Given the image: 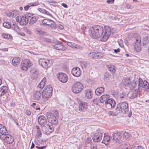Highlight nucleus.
Masks as SVG:
<instances>
[{
	"label": "nucleus",
	"instance_id": "f3484780",
	"mask_svg": "<svg viewBox=\"0 0 149 149\" xmlns=\"http://www.w3.org/2000/svg\"><path fill=\"white\" fill-rule=\"evenodd\" d=\"M71 73L74 76L78 77L81 74V71L79 68L76 67L72 68Z\"/></svg>",
	"mask_w": 149,
	"mask_h": 149
},
{
	"label": "nucleus",
	"instance_id": "412c9836",
	"mask_svg": "<svg viewBox=\"0 0 149 149\" xmlns=\"http://www.w3.org/2000/svg\"><path fill=\"white\" fill-rule=\"evenodd\" d=\"M105 104L106 105H110L111 107L113 108L115 106L116 102L114 99L109 98L105 101Z\"/></svg>",
	"mask_w": 149,
	"mask_h": 149
},
{
	"label": "nucleus",
	"instance_id": "ea45409f",
	"mask_svg": "<svg viewBox=\"0 0 149 149\" xmlns=\"http://www.w3.org/2000/svg\"><path fill=\"white\" fill-rule=\"evenodd\" d=\"M131 135L128 132H125L123 134V139L126 140L130 137Z\"/></svg>",
	"mask_w": 149,
	"mask_h": 149
},
{
	"label": "nucleus",
	"instance_id": "f257e3e1",
	"mask_svg": "<svg viewBox=\"0 0 149 149\" xmlns=\"http://www.w3.org/2000/svg\"><path fill=\"white\" fill-rule=\"evenodd\" d=\"M89 32L90 36L93 38L97 39L103 36L100 40L105 42L107 41L111 33V30L110 27L102 26L97 25L90 28Z\"/></svg>",
	"mask_w": 149,
	"mask_h": 149
},
{
	"label": "nucleus",
	"instance_id": "4be33fe9",
	"mask_svg": "<svg viewBox=\"0 0 149 149\" xmlns=\"http://www.w3.org/2000/svg\"><path fill=\"white\" fill-rule=\"evenodd\" d=\"M8 87L6 86H3L0 88V97H1L8 93Z\"/></svg>",
	"mask_w": 149,
	"mask_h": 149
},
{
	"label": "nucleus",
	"instance_id": "8fccbe9b",
	"mask_svg": "<svg viewBox=\"0 0 149 149\" xmlns=\"http://www.w3.org/2000/svg\"><path fill=\"white\" fill-rule=\"evenodd\" d=\"M102 56L100 55V53H96L95 55V59L101 58H102Z\"/></svg>",
	"mask_w": 149,
	"mask_h": 149
},
{
	"label": "nucleus",
	"instance_id": "864d4df0",
	"mask_svg": "<svg viewBox=\"0 0 149 149\" xmlns=\"http://www.w3.org/2000/svg\"><path fill=\"white\" fill-rule=\"evenodd\" d=\"M24 31L26 32L27 34H29L30 35L31 34V31L27 28L25 29Z\"/></svg>",
	"mask_w": 149,
	"mask_h": 149
},
{
	"label": "nucleus",
	"instance_id": "9d476101",
	"mask_svg": "<svg viewBox=\"0 0 149 149\" xmlns=\"http://www.w3.org/2000/svg\"><path fill=\"white\" fill-rule=\"evenodd\" d=\"M47 116L48 122L52 125H55L58 123V120L55 117L54 115H53L52 113H47Z\"/></svg>",
	"mask_w": 149,
	"mask_h": 149
},
{
	"label": "nucleus",
	"instance_id": "09e8293b",
	"mask_svg": "<svg viewBox=\"0 0 149 149\" xmlns=\"http://www.w3.org/2000/svg\"><path fill=\"white\" fill-rule=\"evenodd\" d=\"M42 40L47 42L51 43V40L48 38H44L42 39Z\"/></svg>",
	"mask_w": 149,
	"mask_h": 149
},
{
	"label": "nucleus",
	"instance_id": "9b49d317",
	"mask_svg": "<svg viewBox=\"0 0 149 149\" xmlns=\"http://www.w3.org/2000/svg\"><path fill=\"white\" fill-rule=\"evenodd\" d=\"M43 132L46 134H48L54 131V128L52 125L46 124L42 127Z\"/></svg>",
	"mask_w": 149,
	"mask_h": 149
},
{
	"label": "nucleus",
	"instance_id": "6e6d98bb",
	"mask_svg": "<svg viewBox=\"0 0 149 149\" xmlns=\"http://www.w3.org/2000/svg\"><path fill=\"white\" fill-rule=\"evenodd\" d=\"M38 10L40 12L44 14L45 10L41 8H39L38 9Z\"/></svg>",
	"mask_w": 149,
	"mask_h": 149
},
{
	"label": "nucleus",
	"instance_id": "5fc2aeb1",
	"mask_svg": "<svg viewBox=\"0 0 149 149\" xmlns=\"http://www.w3.org/2000/svg\"><path fill=\"white\" fill-rule=\"evenodd\" d=\"M39 3L38 2H34L33 3L31 4V6H35L39 5Z\"/></svg>",
	"mask_w": 149,
	"mask_h": 149
},
{
	"label": "nucleus",
	"instance_id": "0e129e2a",
	"mask_svg": "<svg viewBox=\"0 0 149 149\" xmlns=\"http://www.w3.org/2000/svg\"><path fill=\"white\" fill-rule=\"evenodd\" d=\"M46 146H42L41 147H40L38 146H36V147L38 149H43L44 148L46 147Z\"/></svg>",
	"mask_w": 149,
	"mask_h": 149
},
{
	"label": "nucleus",
	"instance_id": "a878e982",
	"mask_svg": "<svg viewBox=\"0 0 149 149\" xmlns=\"http://www.w3.org/2000/svg\"><path fill=\"white\" fill-rule=\"evenodd\" d=\"M110 96L108 94L104 95L102 96L100 98V103H102L106 101L107 100L109 99Z\"/></svg>",
	"mask_w": 149,
	"mask_h": 149
},
{
	"label": "nucleus",
	"instance_id": "13d9d810",
	"mask_svg": "<svg viewBox=\"0 0 149 149\" xmlns=\"http://www.w3.org/2000/svg\"><path fill=\"white\" fill-rule=\"evenodd\" d=\"M46 141V140H43V139L40 140L39 141V143L41 144H43L44 143H45Z\"/></svg>",
	"mask_w": 149,
	"mask_h": 149
},
{
	"label": "nucleus",
	"instance_id": "c9c22d12",
	"mask_svg": "<svg viewBox=\"0 0 149 149\" xmlns=\"http://www.w3.org/2000/svg\"><path fill=\"white\" fill-rule=\"evenodd\" d=\"M1 36L3 38L8 39H10L12 38V36L10 35L7 33H2Z\"/></svg>",
	"mask_w": 149,
	"mask_h": 149
},
{
	"label": "nucleus",
	"instance_id": "603ef678",
	"mask_svg": "<svg viewBox=\"0 0 149 149\" xmlns=\"http://www.w3.org/2000/svg\"><path fill=\"white\" fill-rule=\"evenodd\" d=\"M108 114L109 116H116L117 115V114H116L114 112L110 111L108 112Z\"/></svg>",
	"mask_w": 149,
	"mask_h": 149
},
{
	"label": "nucleus",
	"instance_id": "5701e85b",
	"mask_svg": "<svg viewBox=\"0 0 149 149\" xmlns=\"http://www.w3.org/2000/svg\"><path fill=\"white\" fill-rule=\"evenodd\" d=\"M122 83L125 86L130 87L131 88L132 84L130 79L124 78L122 80Z\"/></svg>",
	"mask_w": 149,
	"mask_h": 149
},
{
	"label": "nucleus",
	"instance_id": "680f3d73",
	"mask_svg": "<svg viewBox=\"0 0 149 149\" xmlns=\"http://www.w3.org/2000/svg\"><path fill=\"white\" fill-rule=\"evenodd\" d=\"M53 115H54L56 117H58V113L57 111H56V112L54 113V114H53Z\"/></svg>",
	"mask_w": 149,
	"mask_h": 149
},
{
	"label": "nucleus",
	"instance_id": "bf43d9fd",
	"mask_svg": "<svg viewBox=\"0 0 149 149\" xmlns=\"http://www.w3.org/2000/svg\"><path fill=\"white\" fill-rule=\"evenodd\" d=\"M44 14L49 15L51 17H52V15L51 14H50L48 11H47L46 10H45Z\"/></svg>",
	"mask_w": 149,
	"mask_h": 149
},
{
	"label": "nucleus",
	"instance_id": "423d86ee",
	"mask_svg": "<svg viewBox=\"0 0 149 149\" xmlns=\"http://www.w3.org/2000/svg\"><path fill=\"white\" fill-rule=\"evenodd\" d=\"M134 39L135 40V48L137 51H140L142 49L141 37L140 36L136 35L134 37Z\"/></svg>",
	"mask_w": 149,
	"mask_h": 149
},
{
	"label": "nucleus",
	"instance_id": "58836bf2",
	"mask_svg": "<svg viewBox=\"0 0 149 149\" xmlns=\"http://www.w3.org/2000/svg\"><path fill=\"white\" fill-rule=\"evenodd\" d=\"M36 128H37V134L38 136L41 137V136L42 135V133L40 129L39 128V127L38 126H36Z\"/></svg>",
	"mask_w": 149,
	"mask_h": 149
},
{
	"label": "nucleus",
	"instance_id": "cd10ccee",
	"mask_svg": "<svg viewBox=\"0 0 149 149\" xmlns=\"http://www.w3.org/2000/svg\"><path fill=\"white\" fill-rule=\"evenodd\" d=\"M46 81V78L45 77L42 80L40 83L38 85L37 88H40V90H42L45 84V82Z\"/></svg>",
	"mask_w": 149,
	"mask_h": 149
},
{
	"label": "nucleus",
	"instance_id": "de8ad7c7",
	"mask_svg": "<svg viewBox=\"0 0 149 149\" xmlns=\"http://www.w3.org/2000/svg\"><path fill=\"white\" fill-rule=\"evenodd\" d=\"M111 74L109 73L108 72H105L104 74V77L105 78V79H107V78H109Z\"/></svg>",
	"mask_w": 149,
	"mask_h": 149
},
{
	"label": "nucleus",
	"instance_id": "79ce46f5",
	"mask_svg": "<svg viewBox=\"0 0 149 149\" xmlns=\"http://www.w3.org/2000/svg\"><path fill=\"white\" fill-rule=\"evenodd\" d=\"M3 26L9 29L11 27V25L8 22H4L3 24Z\"/></svg>",
	"mask_w": 149,
	"mask_h": 149
},
{
	"label": "nucleus",
	"instance_id": "4c0bfd02",
	"mask_svg": "<svg viewBox=\"0 0 149 149\" xmlns=\"http://www.w3.org/2000/svg\"><path fill=\"white\" fill-rule=\"evenodd\" d=\"M149 43V38L145 37L143 39V45H145Z\"/></svg>",
	"mask_w": 149,
	"mask_h": 149
},
{
	"label": "nucleus",
	"instance_id": "dca6fc26",
	"mask_svg": "<svg viewBox=\"0 0 149 149\" xmlns=\"http://www.w3.org/2000/svg\"><path fill=\"white\" fill-rule=\"evenodd\" d=\"M47 120L46 118L44 116H40L38 118V122L42 127L46 125Z\"/></svg>",
	"mask_w": 149,
	"mask_h": 149
},
{
	"label": "nucleus",
	"instance_id": "b1692460",
	"mask_svg": "<svg viewBox=\"0 0 149 149\" xmlns=\"http://www.w3.org/2000/svg\"><path fill=\"white\" fill-rule=\"evenodd\" d=\"M5 141L8 144L12 143L14 141V139L11 135L7 134Z\"/></svg>",
	"mask_w": 149,
	"mask_h": 149
},
{
	"label": "nucleus",
	"instance_id": "473e14b6",
	"mask_svg": "<svg viewBox=\"0 0 149 149\" xmlns=\"http://www.w3.org/2000/svg\"><path fill=\"white\" fill-rule=\"evenodd\" d=\"M67 45L73 48H79L80 47L77 44L73 42H68L67 43Z\"/></svg>",
	"mask_w": 149,
	"mask_h": 149
},
{
	"label": "nucleus",
	"instance_id": "a19ab883",
	"mask_svg": "<svg viewBox=\"0 0 149 149\" xmlns=\"http://www.w3.org/2000/svg\"><path fill=\"white\" fill-rule=\"evenodd\" d=\"M38 72L36 70L35 71L32 73V77L34 79H36L38 77Z\"/></svg>",
	"mask_w": 149,
	"mask_h": 149
},
{
	"label": "nucleus",
	"instance_id": "1a4fd4ad",
	"mask_svg": "<svg viewBox=\"0 0 149 149\" xmlns=\"http://www.w3.org/2000/svg\"><path fill=\"white\" fill-rule=\"evenodd\" d=\"M32 64L28 59H26L22 61L21 64L22 70L25 71Z\"/></svg>",
	"mask_w": 149,
	"mask_h": 149
},
{
	"label": "nucleus",
	"instance_id": "2f4dec72",
	"mask_svg": "<svg viewBox=\"0 0 149 149\" xmlns=\"http://www.w3.org/2000/svg\"><path fill=\"white\" fill-rule=\"evenodd\" d=\"M19 63V58H14L12 60V63L15 66L18 65Z\"/></svg>",
	"mask_w": 149,
	"mask_h": 149
},
{
	"label": "nucleus",
	"instance_id": "2eb2a0df",
	"mask_svg": "<svg viewBox=\"0 0 149 149\" xmlns=\"http://www.w3.org/2000/svg\"><path fill=\"white\" fill-rule=\"evenodd\" d=\"M102 134L100 132L95 133L93 137V140L94 142H100L102 139Z\"/></svg>",
	"mask_w": 149,
	"mask_h": 149
},
{
	"label": "nucleus",
	"instance_id": "49530a36",
	"mask_svg": "<svg viewBox=\"0 0 149 149\" xmlns=\"http://www.w3.org/2000/svg\"><path fill=\"white\" fill-rule=\"evenodd\" d=\"M16 15V12L15 11H13L10 13V16L13 17H15Z\"/></svg>",
	"mask_w": 149,
	"mask_h": 149
},
{
	"label": "nucleus",
	"instance_id": "aec40b11",
	"mask_svg": "<svg viewBox=\"0 0 149 149\" xmlns=\"http://www.w3.org/2000/svg\"><path fill=\"white\" fill-rule=\"evenodd\" d=\"M42 96V94L40 91H36L34 92L33 95L34 99L36 100H38Z\"/></svg>",
	"mask_w": 149,
	"mask_h": 149
},
{
	"label": "nucleus",
	"instance_id": "0eeeda50",
	"mask_svg": "<svg viewBox=\"0 0 149 149\" xmlns=\"http://www.w3.org/2000/svg\"><path fill=\"white\" fill-rule=\"evenodd\" d=\"M83 87V85L81 83L77 82L73 85L72 90L74 93H77L82 90Z\"/></svg>",
	"mask_w": 149,
	"mask_h": 149
},
{
	"label": "nucleus",
	"instance_id": "ddd939ff",
	"mask_svg": "<svg viewBox=\"0 0 149 149\" xmlns=\"http://www.w3.org/2000/svg\"><path fill=\"white\" fill-rule=\"evenodd\" d=\"M57 76L59 80L62 83H65L68 80L67 75L63 73H59L57 74Z\"/></svg>",
	"mask_w": 149,
	"mask_h": 149
},
{
	"label": "nucleus",
	"instance_id": "f8f14e48",
	"mask_svg": "<svg viewBox=\"0 0 149 149\" xmlns=\"http://www.w3.org/2000/svg\"><path fill=\"white\" fill-rule=\"evenodd\" d=\"M38 63L40 65L46 70L50 66V61L48 59L41 58L39 60Z\"/></svg>",
	"mask_w": 149,
	"mask_h": 149
},
{
	"label": "nucleus",
	"instance_id": "6ab92c4d",
	"mask_svg": "<svg viewBox=\"0 0 149 149\" xmlns=\"http://www.w3.org/2000/svg\"><path fill=\"white\" fill-rule=\"evenodd\" d=\"M87 103L86 102H81L79 107V112H82L85 111L87 108Z\"/></svg>",
	"mask_w": 149,
	"mask_h": 149
},
{
	"label": "nucleus",
	"instance_id": "e2e57ef3",
	"mask_svg": "<svg viewBox=\"0 0 149 149\" xmlns=\"http://www.w3.org/2000/svg\"><path fill=\"white\" fill-rule=\"evenodd\" d=\"M114 0H107V2L108 3H113L114 2Z\"/></svg>",
	"mask_w": 149,
	"mask_h": 149
},
{
	"label": "nucleus",
	"instance_id": "c756f323",
	"mask_svg": "<svg viewBox=\"0 0 149 149\" xmlns=\"http://www.w3.org/2000/svg\"><path fill=\"white\" fill-rule=\"evenodd\" d=\"M7 133V130L6 127L0 124V134Z\"/></svg>",
	"mask_w": 149,
	"mask_h": 149
},
{
	"label": "nucleus",
	"instance_id": "a18cd8bd",
	"mask_svg": "<svg viewBox=\"0 0 149 149\" xmlns=\"http://www.w3.org/2000/svg\"><path fill=\"white\" fill-rule=\"evenodd\" d=\"M96 53H90L89 54V56L91 58L95 59V55Z\"/></svg>",
	"mask_w": 149,
	"mask_h": 149
},
{
	"label": "nucleus",
	"instance_id": "39448f33",
	"mask_svg": "<svg viewBox=\"0 0 149 149\" xmlns=\"http://www.w3.org/2000/svg\"><path fill=\"white\" fill-rule=\"evenodd\" d=\"M53 89L51 86L48 85L43 90L42 93V97L44 101H46L52 95Z\"/></svg>",
	"mask_w": 149,
	"mask_h": 149
},
{
	"label": "nucleus",
	"instance_id": "7c9ffc66",
	"mask_svg": "<svg viewBox=\"0 0 149 149\" xmlns=\"http://www.w3.org/2000/svg\"><path fill=\"white\" fill-rule=\"evenodd\" d=\"M38 17L37 16H35L31 17L30 22L29 24L31 25L35 23L38 19Z\"/></svg>",
	"mask_w": 149,
	"mask_h": 149
},
{
	"label": "nucleus",
	"instance_id": "69168bd1",
	"mask_svg": "<svg viewBox=\"0 0 149 149\" xmlns=\"http://www.w3.org/2000/svg\"><path fill=\"white\" fill-rule=\"evenodd\" d=\"M38 32L39 34H40L41 35H42L45 34V32L43 31L42 30H40L38 31Z\"/></svg>",
	"mask_w": 149,
	"mask_h": 149
},
{
	"label": "nucleus",
	"instance_id": "774afa93",
	"mask_svg": "<svg viewBox=\"0 0 149 149\" xmlns=\"http://www.w3.org/2000/svg\"><path fill=\"white\" fill-rule=\"evenodd\" d=\"M91 149H96V146L95 145H92L91 146Z\"/></svg>",
	"mask_w": 149,
	"mask_h": 149
},
{
	"label": "nucleus",
	"instance_id": "4468645a",
	"mask_svg": "<svg viewBox=\"0 0 149 149\" xmlns=\"http://www.w3.org/2000/svg\"><path fill=\"white\" fill-rule=\"evenodd\" d=\"M16 21L19 22L20 24L22 25H25L29 22L28 19H27L24 16H18L16 17Z\"/></svg>",
	"mask_w": 149,
	"mask_h": 149
},
{
	"label": "nucleus",
	"instance_id": "bb28decb",
	"mask_svg": "<svg viewBox=\"0 0 149 149\" xmlns=\"http://www.w3.org/2000/svg\"><path fill=\"white\" fill-rule=\"evenodd\" d=\"M139 95V91L138 90H137L136 89L132 92V94L130 97V98L131 99H133L135 98L138 96L140 97Z\"/></svg>",
	"mask_w": 149,
	"mask_h": 149
},
{
	"label": "nucleus",
	"instance_id": "4d7b16f0",
	"mask_svg": "<svg viewBox=\"0 0 149 149\" xmlns=\"http://www.w3.org/2000/svg\"><path fill=\"white\" fill-rule=\"evenodd\" d=\"M93 102L95 104H98V100L97 99H95L93 100Z\"/></svg>",
	"mask_w": 149,
	"mask_h": 149
},
{
	"label": "nucleus",
	"instance_id": "e433bc0d",
	"mask_svg": "<svg viewBox=\"0 0 149 149\" xmlns=\"http://www.w3.org/2000/svg\"><path fill=\"white\" fill-rule=\"evenodd\" d=\"M89 65V63L86 61H82L81 63V65L83 68H86Z\"/></svg>",
	"mask_w": 149,
	"mask_h": 149
},
{
	"label": "nucleus",
	"instance_id": "393cba45",
	"mask_svg": "<svg viewBox=\"0 0 149 149\" xmlns=\"http://www.w3.org/2000/svg\"><path fill=\"white\" fill-rule=\"evenodd\" d=\"M104 91V88L103 87H100L97 88L95 90V94L99 95L102 93H103Z\"/></svg>",
	"mask_w": 149,
	"mask_h": 149
},
{
	"label": "nucleus",
	"instance_id": "f704fd0d",
	"mask_svg": "<svg viewBox=\"0 0 149 149\" xmlns=\"http://www.w3.org/2000/svg\"><path fill=\"white\" fill-rule=\"evenodd\" d=\"M12 28L14 29L15 31L18 33L20 31V28L18 26L16 25L15 23L13 24V25L11 26Z\"/></svg>",
	"mask_w": 149,
	"mask_h": 149
},
{
	"label": "nucleus",
	"instance_id": "338daca9",
	"mask_svg": "<svg viewBox=\"0 0 149 149\" xmlns=\"http://www.w3.org/2000/svg\"><path fill=\"white\" fill-rule=\"evenodd\" d=\"M25 17H26V18L27 19H28L29 20V18L30 17H31V14H27L26 15Z\"/></svg>",
	"mask_w": 149,
	"mask_h": 149
},
{
	"label": "nucleus",
	"instance_id": "20e7f679",
	"mask_svg": "<svg viewBox=\"0 0 149 149\" xmlns=\"http://www.w3.org/2000/svg\"><path fill=\"white\" fill-rule=\"evenodd\" d=\"M138 82V88L139 94V96L141 98L143 97L142 91L143 90H147L149 89L148 84L146 80L143 82L142 79L141 78H139Z\"/></svg>",
	"mask_w": 149,
	"mask_h": 149
},
{
	"label": "nucleus",
	"instance_id": "72a5a7b5",
	"mask_svg": "<svg viewBox=\"0 0 149 149\" xmlns=\"http://www.w3.org/2000/svg\"><path fill=\"white\" fill-rule=\"evenodd\" d=\"M107 68L109 70L112 72L113 74L115 73L116 70L115 69V67L113 65H109L107 66Z\"/></svg>",
	"mask_w": 149,
	"mask_h": 149
},
{
	"label": "nucleus",
	"instance_id": "7ed1b4c3",
	"mask_svg": "<svg viewBox=\"0 0 149 149\" xmlns=\"http://www.w3.org/2000/svg\"><path fill=\"white\" fill-rule=\"evenodd\" d=\"M117 113H127L129 110L128 104L126 102H124L118 103L115 109Z\"/></svg>",
	"mask_w": 149,
	"mask_h": 149
},
{
	"label": "nucleus",
	"instance_id": "6e6552de",
	"mask_svg": "<svg viewBox=\"0 0 149 149\" xmlns=\"http://www.w3.org/2000/svg\"><path fill=\"white\" fill-rule=\"evenodd\" d=\"M42 23L44 25L49 26L52 29L56 28V24L55 22L52 20L49 19H45L42 20Z\"/></svg>",
	"mask_w": 149,
	"mask_h": 149
},
{
	"label": "nucleus",
	"instance_id": "37998d69",
	"mask_svg": "<svg viewBox=\"0 0 149 149\" xmlns=\"http://www.w3.org/2000/svg\"><path fill=\"white\" fill-rule=\"evenodd\" d=\"M92 143L91 139L90 137H87L86 140V143L87 144H91Z\"/></svg>",
	"mask_w": 149,
	"mask_h": 149
},
{
	"label": "nucleus",
	"instance_id": "a211bd4d",
	"mask_svg": "<svg viewBox=\"0 0 149 149\" xmlns=\"http://www.w3.org/2000/svg\"><path fill=\"white\" fill-rule=\"evenodd\" d=\"M54 48L57 50L64 51L66 48L63 45V43L61 42H58L54 46Z\"/></svg>",
	"mask_w": 149,
	"mask_h": 149
},
{
	"label": "nucleus",
	"instance_id": "3c124183",
	"mask_svg": "<svg viewBox=\"0 0 149 149\" xmlns=\"http://www.w3.org/2000/svg\"><path fill=\"white\" fill-rule=\"evenodd\" d=\"M119 149H128L127 146L126 145H121L119 148Z\"/></svg>",
	"mask_w": 149,
	"mask_h": 149
},
{
	"label": "nucleus",
	"instance_id": "c85d7f7f",
	"mask_svg": "<svg viewBox=\"0 0 149 149\" xmlns=\"http://www.w3.org/2000/svg\"><path fill=\"white\" fill-rule=\"evenodd\" d=\"M85 96L88 99H91L92 97L91 91L89 89L86 90L85 91Z\"/></svg>",
	"mask_w": 149,
	"mask_h": 149
},
{
	"label": "nucleus",
	"instance_id": "052dcab7",
	"mask_svg": "<svg viewBox=\"0 0 149 149\" xmlns=\"http://www.w3.org/2000/svg\"><path fill=\"white\" fill-rule=\"evenodd\" d=\"M26 114L28 116H30L31 114V112L29 110H27L26 111Z\"/></svg>",
	"mask_w": 149,
	"mask_h": 149
},
{
	"label": "nucleus",
	"instance_id": "c03bdc74",
	"mask_svg": "<svg viewBox=\"0 0 149 149\" xmlns=\"http://www.w3.org/2000/svg\"><path fill=\"white\" fill-rule=\"evenodd\" d=\"M7 134H1L0 135V139L2 140H5L6 138V136H7Z\"/></svg>",
	"mask_w": 149,
	"mask_h": 149
},
{
	"label": "nucleus",
	"instance_id": "f03ea898",
	"mask_svg": "<svg viewBox=\"0 0 149 149\" xmlns=\"http://www.w3.org/2000/svg\"><path fill=\"white\" fill-rule=\"evenodd\" d=\"M123 134L120 132L112 134L111 137L109 136H104V140L107 142L111 140L114 143H121L123 139Z\"/></svg>",
	"mask_w": 149,
	"mask_h": 149
}]
</instances>
